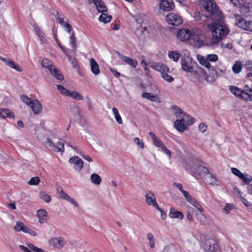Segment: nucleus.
Instances as JSON below:
<instances>
[{
  "instance_id": "nucleus-33",
  "label": "nucleus",
  "mask_w": 252,
  "mask_h": 252,
  "mask_svg": "<svg viewBox=\"0 0 252 252\" xmlns=\"http://www.w3.org/2000/svg\"><path fill=\"white\" fill-rule=\"evenodd\" d=\"M41 65L45 68L51 70L53 67L52 63L47 58L43 59L41 62Z\"/></svg>"
},
{
  "instance_id": "nucleus-14",
  "label": "nucleus",
  "mask_w": 252,
  "mask_h": 252,
  "mask_svg": "<svg viewBox=\"0 0 252 252\" xmlns=\"http://www.w3.org/2000/svg\"><path fill=\"white\" fill-rule=\"evenodd\" d=\"M69 162L74 164L75 170L80 171L83 166V161L78 156H74L69 159Z\"/></svg>"
},
{
  "instance_id": "nucleus-59",
  "label": "nucleus",
  "mask_w": 252,
  "mask_h": 252,
  "mask_svg": "<svg viewBox=\"0 0 252 252\" xmlns=\"http://www.w3.org/2000/svg\"><path fill=\"white\" fill-rule=\"evenodd\" d=\"M153 141L154 145L158 147H161L163 145L162 142L160 140H159L158 137H157Z\"/></svg>"
},
{
  "instance_id": "nucleus-7",
  "label": "nucleus",
  "mask_w": 252,
  "mask_h": 252,
  "mask_svg": "<svg viewBox=\"0 0 252 252\" xmlns=\"http://www.w3.org/2000/svg\"><path fill=\"white\" fill-rule=\"evenodd\" d=\"M191 171L193 173L195 177H197V175H199V177L201 178H203V177L205 178V176L209 173L208 169L206 167L201 165L195 166L194 168L191 169Z\"/></svg>"
},
{
  "instance_id": "nucleus-45",
  "label": "nucleus",
  "mask_w": 252,
  "mask_h": 252,
  "mask_svg": "<svg viewBox=\"0 0 252 252\" xmlns=\"http://www.w3.org/2000/svg\"><path fill=\"white\" fill-rule=\"evenodd\" d=\"M199 62L202 65L205 66L209 69L212 67L211 66V64L207 58H204L203 57H202L199 60Z\"/></svg>"
},
{
  "instance_id": "nucleus-42",
  "label": "nucleus",
  "mask_w": 252,
  "mask_h": 252,
  "mask_svg": "<svg viewBox=\"0 0 252 252\" xmlns=\"http://www.w3.org/2000/svg\"><path fill=\"white\" fill-rule=\"evenodd\" d=\"M40 198L45 201L46 203H49L51 201L50 196L46 193L45 191H41L39 193Z\"/></svg>"
},
{
  "instance_id": "nucleus-16",
  "label": "nucleus",
  "mask_w": 252,
  "mask_h": 252,
  "mask_svg": "<svg viewBox=\"0 0 252 252\" xmlns=\"http://www.w3.org/2000/svg\"><path fill=\"white\" fill-rule=\"evenodd\" d=\"M119 57L121 58L122 61L125 62L126 63L128 64L129 65L132 66V67H136L137 64V62L136 60L131 59L127 56H123V55L118 53Z\"/></svg>"
},
{
  "instance_id": "nucleus-10",
  "label": "nucleus",
  "mask_w": 252,
  "mask_h": 252,
  "mask_svg": "<svg viewBox=\"0 0 252 252\" xmlns=\"http://www.w3.org/2000/svg\"><path fill=\"white\" fill-rule=\"evenodd\" d=\"M49 243L51 246L60 249L64 246L66 242L62 237H53L49 240Z\"/></svg>"
},
{
  "instance_id": "nucleus-17",
  "label": "nucleus",
  "mask_w": 252,
  "mask_h": 252,
  "mask_svg": "<svg viewBox=\"0 0 252 252\" xmlns=\"http://www.w3.org/2000/svg\"><path fill=\"white\" fill-rule=\"evenodd\" d=\"M186 119L182 118L181 120H177L174 122L175 128L179 132H183L185 130Z\"/></svg>"
},
{
  "instance_id": "nucleus-9",
  "label": "nucleus",
  "mask_w": 252,
  "mask_h": 252,
  "mask_svg": "<svg viewBox=\"0 0 252 252\" xmlns=\"http://www.w3.org/2000/svg\"><path fill=\"white\" fill-rule=\"evenodd\" d=\"M146 203L149 205L152 206L157 209H159V206L157 203L156 198L152 191H149L145 195Z\"/></svg>"
},
{
  "instance_id": "nucleus-47",
  "label": "nucleus",
  "mask_w": 252,
  "mask_h": 252,
  "mask_svg": "<svg viewBox=\"0 0 252 252\" xmlns=\"http://www.w3.org/2000/svg\"><path fill=\"white\" fill-rule=\"evenodd\" d=\"M20 97L22 101L29 106H30L31 104H32L33 101V100L26 95H22Z\"/></svg>"
},
{
  "instance_id": "nucleus-40",
  "label": "nucleus",
  "mask_w": 252,
  "mask_h": 252,
  "mask_svg": "<svg viewBox=\"0 0 252 252\" xmlns=\"http://www.w3.org/2000/svg\"><path fill=\"white\" fill-rule=\"evenodd\" d=\"M189 203L193 206H194L201 213L204 211V210L201 205L196 201V200L194 197L191 199V200L189 202Z\"/></svg>"
},
{
  "instance_id": "nucleus-28",
  "label": "nucleus",
  "mask_w": 252,
  "mask_h": 252,
  "mask_svg": "<svg viewBox=\"0 0 252 252\" xmlns=\"http://www.w3.org/2000/svg\"><path fill=\"white\" fill-rule=\"evenodd\" d=\"M204 179L206 180L205 182L209 185H218V181L216 178L213 175L211 174L210 172L205 176Z\"/></svg>"
},
{
  "instance_id": "nucleus-22",
  "label": "nucleus",
  "mask_w": 252,
  "mask_h": 252,
  "mask_svg": "<svg viewBox=\"0 0 252 252\" xmlns=\"http://www.w3.org/2000/svg\"><path fill=\"white\" fill-rule=\"evenodd\" d=\"M194 18L196 22H199V23H202L203 25H204V22L209 18L208 17L206 14L204 15L200 12H196L194 13Z\"/></svg>"
},
{
  "instance_id": "nucleus-20",
  "label": "nucleus",
  "mask_w": 252,
  "mask_h": 252,
  "mask_svg": "<svg viewBox=\"0 0 252 252\" xmlns=\"http://www.w3.org/2000/svg\"><path fill=\"white\" fill-rule=\"evenodd\" d=\"M0 118L5 119L6 118H14V115L13 112L7 108H0Z\"/></svg>"
},
{
  "instance_id": "nucleus-61",
  "label": "nucleus",
  "mask_w": 252,
  "mask_h": 252,
  "mask_svg": "<svg viewBox=\"0 0 252 252\" xmlns=\"http://www.w3.org/2000/svg\"><path fill=\"white\" fill-rule=\"evenodd\" d=\"M197 219L201 223H203L206 221V218L203 214L200 213L197 215Z\"/></svg>"
},
{
  "instance_id": "nucleus-30",
  "label": "nucleus",
  "mask_w": 252,
  "mask_h": 252,
  "mask_svg": "<svg viewBox=\"0 0 252 252\" xmlns=\"http://www.w3.org/2000/svg\"><path fill=\"white\" fill-rule=\"evenodd\" d=\"M142 96L154 102L158 101L159 99L157 95L148 93H142Z\"/></svg>"
},
{
  "instance_id": "nucleus-12",
  "label": "nucleus",
  "mask_w": 252,
  "mask_h": 252,
  "mask_svg": "<svg viewBox=\"0 0 252 252\" xmlns=\"http://www.w3.org/2000/svg\"><path fill=\"white\" fill-rule=\"evenodd\" d=\"M0 60L4 62L6 65L11 68L14 69L19 72H22L23 70V68L21 66L10 59L1 57Z\"/></svg>"
},
{
  "instance_id": "nucleus-27",
  "label": "nucleus",
  "mask_w": 252,
  "mask_h": 252,
  "mask_svg": "<svg viewBox=\"0 0 252 252\" xmlns=\"http://www.w3.org/2000/svg\"><path fill=\"white\" fill-rule=\"evenodd\" d=\"M52 74L55 76L57 79L60 81L63 80L64 77L61 72L56 67L53 66L51 70H49Z\"/></svg>"
},
{
  "instance_id": "nucleus-13",
  "label": "nucleus",
  "mask_w": 252,
  "mask_h": 252,
  "mask_svg": "<svg viewBox=\"0 0 252 252\" xmlns=\"http://www.w3.org/2000/svg\"><path fill=\"white\" fill-rule=\"evenodd\" d=\"M182 68L187 72H192V67L191 66V59L189 58H184L181 60Z\"/></svg>"
},
{
  "instance_id": "nucleus-55",
  "label": "nucleus",
  "mask_w": 252,
  "mask_h": 252,
  "mask_svg": "<svg viewBox=\"0 0 252 252\" xmlns=\"http://www.w3.org/2000/svg\"><path fill=\"white\" fill-rule=\"evenodd\" d=\"M182 194H183L184 196L186 198L187 201H188L189 202L191 200V199L193 198V197L190 195L189 193L186 190L183 191Z\"/></svg>"
},
{
  "instance_id": "nucleus-41",
  "label": "nucleus",
  "mask_w": 252,
  "mask_h": 252,
  "mask_svg": "<svg viewBox=\"0 0 252 252\" xmlns=\"http://www.w3.org/2000/svg\"><path fill=\"white\" fill-rule=\"evenodd\" d=\"M67 58L74 68L77 69L79 68L78 61L75 58L72 57L70 55H67Z\"/></svg>"
},
{
  "instance_id": "nucleus-21",
  "label": "nucleus",
  "mask_w": 252,
  "mask_h": 252,
  "mask_svg": "<svg viewBox=\"0 0 252 252\" xmlns=\"http://www.w3.org/2000/svg\"><path fill=\"white\" fill-rule=\"evenodd\" d=\"M236 24L240 28L245 29L247 27L248 21H246L242 17L238 15H235Z\"/></svg>"
},
{
  "instance_id": "nucleus-57",
  "label": "nucleus",
  "mask_w": 252,
  "mask_h": 252,
  "mask_svg": "<svg viewBox=\"0 0 252 252\" xmlns=\"http://www.w3.org/2000/svg\"><path fill=\"white\" fill-rule=\"evenodd\" d=\"M23 223L21 221H17L14 229L17 232L21 231Z\"/></svg>"
},
{
  "instance_id": "nucleus-52",
  "label": "nucleus",
  "mask_w": 252,
  "mask_h": 252,
  "mask_svg": "<svg viewBox=\"0 0 252 252\" xmlns=\"http://www.w3.org/2000/svg\"><path fill=\"white\" fill-rule=\"evenodd\" d=\"M231 2L235 6H243L246 2V0H230Z\"/></svg>"
},
{
  "instance_id": "nucleus-54",
  "label": "nucleus",
  "mask_w": 252,
  "mask_h": 252,
  "mask_svg": "<svg viewBox=\"0 0 252 252\" xmlns=\"http://www.w3.org/2000/svg\"><path fill=\"white\" fill-rule=\"evenodd\" d=\"M186 119V123L188 125H191L194 123V119L189 115H187Z\"/></svg>"
},
{
  "instance_id": "nucleus-32",
  "label": "nucleus",
  "mask_w": 252,
  "mask_h": 252,
  "mask_svg": "<svg viewBox=\"0 0 252 252\" xmlns=\"http://www.w3.org/2000/svg\"><path fill=\"white\" fill-rule=\"evenodd\" d=\"M91 180L92 183L95 185H99L101 181V178L100 176L95 173L92 174Z\"/></svg>"
},
{
  "instance_id": "nucleus-18",
  "label": "nucleus",
  "mask_w": 252,
  "mask_h": 252,
  "mask_svg": "<svg viewBox=\"0 0 252 252\" xmlns=\"http://www.w3.org/2000/svg\"><path fill=\"white\" fill-rule=\"evenodd\" d=\"M93 3L95 4L96 10L99 12L102 13L107 11L105 4L102 0H94Z\"/></svg>"
},
{
  "instance_id": "nucleus-46",
  "label": "nucleus",
  "mask_w": 252,
  "mask_h": 252,
  "mask_svg": "<svg viewBox=\"0 0 252 252\" xmlns=\"http://www.w3.org/2000/svg\"><path fill=\"white\" fill-rule=\"evenodd\" d=\"M147 237L149 242V245L151 248L155 247V239L153 235L151 233H148Z\"/></svg>"
},
{
  "instance_id": "nucleus-56",
  "label": "nucleus",
  "mask_w": 252,
  "mask_h": 252,
  "mask_svg": "<svg viewBox=\"0 0 252 252\" xmlns=\"http://www.w3.org/2000/svg\"><path fill=\"white\" fill-rule=\"evenodd\" d=\"M28 247L31 250H33L35 252H43V250L42 249L36 247L33 244H30L28 245Z\"/></svg>"
},
{
  "instance_id": "nucleus-24",
  "label": "nucleus",
  "mask_w": 252,
  "mask_h": 252,
  "mask_svg": "<svg viewBox=\"0 0 252 252\" xmlns=\"http://www.w3.org/2000/svg\"><path fill=\"white\" fill-rule=\"evenodd\" d=\"M37 216L41 223H45L47 221V213L44 209H39L37 212Z\"/></svg>"
},
{
  "instance_id": "nucleus-25",
  "label": "nucleus",
  "mask_w": 252,
  "mask_h": 252,
  "mask_svg": "<svg viewBox=\"0 0 252 252\" xmlns=\"http://www.w3.org/2000/svg\"><path fill=\"white\" fill-rule=\"evenodd\" d=\"M169 216L171 218H178L182 220L184 218L183 214L178 211H176L175 209L171 208L170 210Z\"/></svg>"
},
{
  "instance_id": "nucleus-26",
  "label": "nucleus",
  "mask_w": 252,
  "mask_h": 252,
  "mask_svg": "<svg viewBox=\"0 0 252 252\" xmlns=\"http://www.w3.org/2000/svg\"><path fill=\"white\" fill-rule=\"evenodd\" d=\"M90 65L91 71L94 74L98 75L100 73L99 66L94 59L90 60Z\"/></svg>"
},
{
  "instance_id": "nucleus-11",
  "label": "nucleus",
  "mask_w": 252,
  "mask_h": 252,
  "mask_svg": "<svg viewBox=\"0 0 252 252\" xmlns=\"http://www.w3.org/2000/svg\"><path fill=\"white\" fill-rule=\"evenodd\" d=\"M174 6L173 0H160L159 2V8L163 11H171Z\"/></svg>"
},
{
  "instance_id": "nucleus-5",
  "label": "nucleus",
  "mask_w": 252,
  "mask_h": 252,
  "mask_svg": "<svg viewBox=\"0 0 252 252\" xmlns=\"http://www.w3.org/2000/svg\"><path fill=\"white\" fill-rule=\"evenodd\" d=\"M45 146L49 150H53L56 152H63L64 151V145L63 143L58 142L55 144L49 138L47 139V141L45 143Z\"/></svg>"
},
{
  "instance_id": "nucleus-4",
  "label": "nucleus",
  "mask_w": 252,
  "mask_h": 252,
  "mask_svg": "<svg viewBox=\"0 0 252 252\" xmlns=\"http://www.w3.org/2000/svg\"><path fill=\"white\" fill-rule=\"evenodd\" d=\"M205 39L204 35L202 33V31L198 29H194L192 31L191 39L193 40L194 45L195 47H200L204 44Z\"/></svg>"
},
{
  "instance_id": "nucleus-64",
  "label": "nucleus",
  "mask_w": 252,
  "mask_h": 252,
  "mask_svg": "<svg viewBox=\"0 0 252 252\" xmlns=\"http://www.w3.org/2000/svg\"><path fill=\"white\" fill-rule=\"evenodd\" d=\"M66 200L73 204L75 207H78L79 205L78 203L72 197L69 196V195L67 197Z\"/></svg>"
},
{
  "instance_id": "nucleus-2",
  "label": "nucleus",
  "mask_w": 252,
  "mask_h": 252,
  "mask_svg": "<svg viewBox=\"0 0 252 252\" xmlns=\"http://www.w3.org/2000/svg\"><path fill=\"white\" fill-rule=\"evenodd\" d=\"M204 7L207 12L208 17L213 21L222 20L223 15L214 0H204Z\"/></svg>"
},
{
  "instance_id": "nucleus-53",
  "label": "nucleus",
  "mask_w": 252,
  "mask_h": 252,
  "mask_svg": "<svg viewBox=\"0 0 252 252\" xmlns=\"http://www.w3.org/2000/svg\"><path fill=\"white\" fill-rule=\"evenodd\" d=\"M206 58L209 62H216L218 60V56L216 54H209L207 56Z\"/></svg>"
},
{
  "instance_id": "nucleus-50",
  "label": "nucleus",
  "mask_w": 252,
  "mask_h": 252,
  "mask_svg": "<svg viewBox=\"0 0 252 252\" xmlns=\"http://www.w3.org/2000/svg\"><path fill=\"white\" fill-rule=\"evenodd\" d=\"M57 191L60 197L63 199L66 200L68 195L63 191L62 188H58Z\"/></svg>"
},
{
  "instance_id": "nucleus-38",
  "label": "nucleus",
  "mask_w": 252,
  "mask_h": 252,
  "mask_svg": "<svg viewBox=\"0 0 252 252\" xmlns=\"http://www.w3.org/2000/svg\"><path fill=\"white\" fill-rule=\"evenodd\" d=\"M112 111L117 122L119 124H122L123 123V121L119 113L118 109L114 107L112 109Z\"/></svg>"
},
{
  "instance_id": "nucleus-19",
  "label": "nucleus",
  "mask_w": 252,
  "mask_h": 252,
  "mask_svg": "<svg viewBox=\"0 0 252 252\" xmlns=\"http://www.w3.org/2000/svg\"><path fill=\"white\" fill-rule=\"evenodd\" d=\"M30 106L35 114L39 113L42 110L41 104L36 99L33 100Z\"/></svg>"
},
{
  "instance_id": "nucleus-62",
  "label": "nucleus",
  "mask_w": 252,
  "mask_h": 252,
  "mask_svg": "<svg viewBox=\"0 0 252 252\" xmlns=\"http://www.w3.org/2000/svg\"><path fill=\"white\" fill-rule=\"evenodd\" d=\"M207 126L206 125H205L204 123H200L199 125V126H198V128H199V130L202 132H204L206 129H207Z\"/></svg>"
},
{
  "instance_id": "nucleus-34",
  "label": "nucleus",
  "mask_w": 252,
  "mask_h": 252,
  "mask_svg": "<svg viewBox=\"0 0 252 252\" xmlns=\"http://www.w3.org/2000/svg\"><path fill=\"white\" fill-rule=\"evenodd\" d=\"M230 91L236 96L240 98L243 90L235 86H231L230 88Z\"/></svg>"
},
{
  "instance_id": "nucleus-1",
  "label": "nucleus",
  "mask_w": 252,
  "mask_h": 252,
  "mask_svg": "<svg viewBox=\"0 0 252 252\" xmlns=\"http://www.w3.org/2000/svg\"><path fill=\"white\" fill-rule=\"evenodd\" d=\"M209 28L212 32V38L211 43L213 45L218 44L229 33L227 27L221 21H214L212 24L209 25Z\"/></svg>"
},
{
  "instance_id": "nucleus-15",
  "label": "nucleus",
  "mask_w": 252,
  "mask_h": 252,
  "mask_svg": "<svg viewBox=\"0 0 252 252\" xmlns=\"http://www.w3.org/2000/svg\"><path fill=\"white\" fill-rule=\"evenodd\" d=\"M231 172L246 184H249L252 181V179L245 176L238 169L234 167L231 168Z\"/></svg>"
},
{
  "instance_id": "nucleus-36",
  "label": "nucleus",
  "mask_w": 252,
  "mask_h": 252,
  "mask_svg": "<svg viewBox=\"0 0 252 252\" xmlns=\"http://www.w3.org/2000/svg\"><path fill=\"white\" fill-rule=\"evenodd\" d=\"M240 98L244 99L246 101H250L252 100V93H249L243 91Z\"/></svg>"
},
{
  "instance_id": "nucleus-63",
  "label": "nucleus",
  "mask_w": 252,
  "mask_h": 252,
  "mask_svg": "<svg viewBox=\"0 0 252 252\" xmlns=\"http://www.w3.org/2000/svg\"><path fill=\"white\" fill-rule=\"evenodd\" d=\"M160 148L162 149V151L168 155L169 158H170L171 155L170 151L168 149L164 144Z\"/></svg>"
},
{
  "instance_id": "nucleus-48",
  "label": "nucleus",
  "mask_w": 252,
  "mask_h": 252,
  "mask_svg": "<svg viewBox=\"0 0 252 252\" xmlns=\"http://www.w3.org/2000/svg\"><path fill=\"white\" fill-rule=\"evenodd\" d=\"M57 89L60 92V93L63 95H67V94L69 93V90L65 89L62 85H58L57 86Z\"/></svg>"
},
{
  "instance_id": "nucleus-23",
  "label": "nucleus",
  "mask_w": 252,
  "mask_h": 252,
  "mask_svg": "<svg viewBox=\"0 0 252 252\" xmlns=\"http://www.w3.org/2000/svg\"><path fill=\"white\" fill-rule=\"evenodd\" d=\"M148 33L147 28L145 27H139L136 29L135 31L136 35L142 39H144L146 37V33Z\"/></svg>"
},
{
  "instance_id": "nucleus-31",
  "label": "nucleus",
  "mask_w": 252,
  "mask_h": 252,
  "mask_svg": "<svg viewBox=\"0 0 252 252\" xmlns=\"http://www.w3.org/2000/svg\"><path fill=\"white\" fill-rule=\"evenodd\" d=\"M111 20L112 16L110 15L104 13V12H102L99 17V20L104 23H109Z\"/></svg>"
},
{
  "instance_id": "nucleus-8",
  "label": "nucleus",
  "mask_w": 252,
  "mask_h": 252,
  "mask_svg": "<svg viewBox=\"0 0 252 252\" xmlns=\"http://www.w3.org/2000/svg\"><path fill=\"white\" fill-rule=\"evenodd\" d=\"M192 31L188 29H183L179 30L177 33V37L181 41H184L191 39Z\"/></svg>"
},
{
  "instance_id": "nucleus-49",
  "label": "nucleus",
  "mask_w": 252,
  "mask_h": 252,
  "mask_svg": "<svg viewBox=\"0 0 252 252\" xmlns=\"http://www.w3.org/2000/svg\"><path fill=\"white\" fill-rule=\"evenodd\" d=\"M162 252H176V249L173 245H168L164 247Z\"/></svg>"
},
{
  "instance_id": "nucleus-37",
  "label": "nucleus",
  "mask_w": 252,
  "mask_h": 252,
  "mask_svg": "<svg viewBox=\"0 0 252 252\" xmlns=\"http://www.w3.org/2000/svg\"><path fill=\"white\" fill-rule=\"evenodd\" d=\"M242 68V63H241L240 62L237 61L233 65L232 69L235 73H238L241 71Z\"/></svg>"
},
{
  "instance_id": "nucleus-44",
  "label": "nucleus",
  "mask_w": 252,
  "mask_h": 252,
  "mask_svg": "<svg viewBox=\"0 0 252 252\" xmlns=\"http://www.w3.org/2000/svg\"><path fill=\"white\" fill-rule=\"evenodd\" d=\"M171 108L174 110L177 117H181L180 115L182 114L183 111L180 107L176 105H172Z\"/></svg>"
},
{
  "instance_id": "nucleus-6",
  "label": "nucleus",
  "mask_w": 252,
  "mask_h": 252,
  "mask_svg": "<svg viewBox=\"0 0 252 252\" xmlns=\"http://www.w3.org/2000/svg\"><path fill=\"white\" fill-rule=\"evenodd\" d=\"M165 19L169 24L174 26H178L183 22L182 19L180 15L173 13L168 14Z\"/></svg>"
},
{
  "instance_id": "nucleus-60",
  "label": "nucleus",
  "mask_w": 252,
  "mask_h": 252,
  "mask_svg": "<svg viewBox=\"0 0 252 252\" xmlns=\"http://www.w3.org/2000/svg\"><path fill=\"white\" fill-rule=\"evenodd\" d=\"M77 153L81 155L84 159L87 160L89 162L93 161L92 158L90 156L82 154L81 152L77 151Z\"/></svg>"
},
{
  "instance_id": "nucleus-3",
  "label": "nucleus",
  "mask_w": 252,
  "mask_h": 252,
  "mask_svg": "<svg viewBox=\"0 0 252 252\" xmlns=\"http://www.w3.org/2000/svg\"><path fill=\"white\" fill-rule=\"evenodd\" d=\"M151 66L155 70L161 73L162 78L168 82H172L174 80L172 76L167 74L169 69L167 65L162 63H153Z\"/></svg>"
},
{
  "instance_id": "nucleus-58",
  "label": "nucleus",
  "mask_w": 252,
  "mask_h": 252,
  "mask_svg": "<svg viewBox=\"0 0 252 252\" xmlns=\"http://www.w3.org/2000/svg\"><path fill=\"white\" fill-rule=\"evenodd\" d=\"M133 141L137 145L140 146L141 148H144V144L143 142L141 141L139 138L136 137L134 138Z\"/></svg>"
},
{
  "instance_id": "nucleus-35",
  "label": "nucleus",
  "mask_w": 252,
  "mask_h": 252,
  "mask_svg": "<svg viewBox=\"0 0 252 252\" xmlns=\"http://www.w3.org/2000/svg\"><path fill=\"white\" fill-rule=\"evenodd\" d=\"M168 57L170 59H172L173 61L177 62L180 57V54L177 51H169L168 52Z\"/></svg>"
},
{
  "instance_id": "nucleus-39",
  "label": "nucleus",
  "mask_w": 252,
  "mask_h": 252,
  "mask_svg": "<svg viewBox=\"0 0 252 252\" xmlns=\"http://www.w3.org/2000/svg\"><path fill=\"white\" fill-rule=\"evenodd\" d=\"M201 72L203 74V75L205 76L204 79L207 82L213 83L216 80V76H212L211 74H210L209 73V74L207 75L205 72H203L202 70L201 71Z\"/></svg>"
},
{
  "instance_id": "nucleus-29",
  "label": "nucleus",
  "mask_w": 252,
  "mask_h": 252,
  "mask_svg": "<svg viewBox=\"0 0 252 252\" xmlns=\"http://www.w3.org/2000/svg\"><path fill=\"white\" fill-rule=\"evenodd\" d=\"M66 96H70L77 100H82L84 99L83 95L79 92L76 91H69V93L67 94Z\"/></svg>"
},
{
  "instance_id": "nucleus-43",
  "label": "nucleus",
  "mask_w": 252,
  "mask_h": 252,
  "mask_svg": "<svg viewBox=\"0 0 252 252\" xmlns=\"http://www.w3.org/2000/svg\"><path fill=\"white\" fill-rule=\"evenodd\" d=\"M76 39L75 36L74 32H72L70 36L69 43L71 45V47L73 48V50L76 48Z\"/></svg>"
},
{
  "instance_id": "nucleus-51",
  "label": "nucleus",
  "mask_w": 252,
  "mask_h": 252,
  "mask_svg": "<svg viewBox=\"0 0 252 252\" xmlns=\"http://www.w3.org/2000/svg\"><path fill=\"white\" fill-rule=\"evenodd\" d=\"M40 181V178L38 177H34L31 179L29 182V184L30 185H37Z\"/></svg>"
}]
</instances>
